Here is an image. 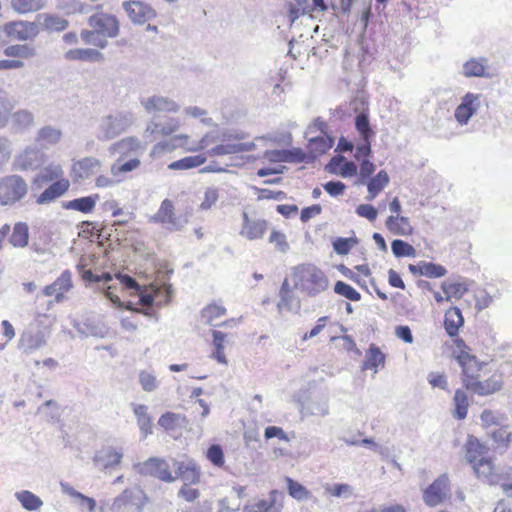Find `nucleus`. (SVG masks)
Masks as SVG:
<instances>
[{"label":"nucleus","instance_id":"3c124183","mask_svg":"<svg viewBox=\"0 0 512 512\" xmlns=\"http://www.w3.org/2000/svg\"><path fill=\"white\" fill-rule=\"evenodd\" d=\"M391 250L396 257H414L416 254L412 245L400 239L392 241Z\"/></svg>","mask_w":512,"mask_h":512},{"label":"nucleus","instance_id":"f257e3e1","mask_svg":"<svg viewBox=\"0 0 512 512\" xmlns=\"http://www.w3.org/2000/svg\"><path fill=\"white\" fill-rule=\"evenodd\" d=\"M295 287L309 296H315L328 287L324 272L314 265H301L294 271Z\"/></svg>","mask_w":512,"mask_h":512},{"label":"nucleus","instance_id":"a18cd8bd","mask_svg":"<svg viewBox=\"0 0 512 512\" xmlns=\"http://www.w3.org/2000/svg\"><path fill=\"white\" fill-rule=\"evenodd\" d=\"M213 345L215 347V351L212 354V357L216 359L221 364H227V360L224 354V342L227 335L221 331L213 330Z\"/></svg>","mask_w":512,"mask_h":512},{"label":"nucleus","instance_id":"2eb2a0df","mask_svg":"<svg viewBox=\"0 0 512 512\" xmlns=\"http://www.w3.org/2000/svg\"><path fill=\"white\" fill-rule=\"evenodd\" d=\"M141 104L145 111L149 114H156L161 112H177L179 105L172 99L160 95H153L146 99L141 100Z\"/></svg>","mask_w":512,"mask_h":512},{"label":"nucleus","instance_id":"774afa93","mask_svg":"<svg viewBox=\"0 0 512 512\" xmlns=\"http://www.w3.org/2000/svg\"><path fill=\"white\" fill-rule=\"evenodd\" d=\"M269 241L275 245L276 249L282 253L289 250V244L286 241V236L278 231H272Z\"/></svg>","mask_w":512,"mask_h":512},{"label":"nucleus","instance_id":"de8ad7c7","mask_svg":"<svg viewBox=\"0 0 512 512\" xmlns=\"http://www.w3.org/2000/svg\"><path fill=\"white\" fill-rule=\"evenodd\" d=\"M82 40L89 45L104 49L108 45L107 39L96 29L82 30L80 34Z\"/></svg>","mask_w":512,"mask_h":512},{"label":"nucleus","instance_id":"79ce46f5","mask_svg":"<svg viewBox=\"0 0 512 512\" xmlns=\"http://www.w3.org/2000/svg\"><path fill=\"white\" fill-rule=\"evenodd\" d=\"M4 54L7 57L15 58H32L36 55V49L28 44H15L10 45L4 49Z\"/></svg>","mask_w":512,"mask_h":512},{"label":"nucleus","instance_id":"4c0bfd02","mask_svg":"<svg viewBox=\"0 0 512 512\" xmlns=\"http://www.w3.org/2000/svg\"><path fill=\"white\" fill-rule=\"evenodd\" d=\"M486 62L485 58H472L468 60L463 65V75L468 78L485 76Z\"/></svg>","mask_w":512,"mask_h":512},{"label":"nucleus","instance_id":"0e129e2a","mask_svg":"<svg viewBox=\"0 0 512 512\" xmlns=\"http://www.w3.org/2000/svg\"><path fill=\"white\" fill-rule=\"evenodd\" d=\"M181 480L184 482V485L197 484L200 481V471L194 461L188 466Z\"/></svg>","mask_w":512,"mask_h":512},{"label":"nucleus","instance_id":"0eeeda50","mask_svg":"<svg viewBox=\"0 0 512 512\" xmlns=\"http://www.w3.org/2000/svg\"><path fill=\"white\" fill-rule=\"evenodd\" d=\"M143 494L137 489H125L111 505L112 512H142Z\"/></svg>","mask_w":512,"mask_h":512},{"label":"nucleus","instance_id":"864d4df0","mask_svg":"<svg viewBox=\"0 0 512 512\" xmlns=\"http://www.w3.org/2000/svg\"><path fill=\"white\" fill-rule=\"evenodd\" d=\"M441 288L446 294V300H449L452 296L460 298L468 290L467 286L461 282H443Z\"/></svg>","mask_w":512,"mask_h":512},{"label":"nucleus","instance_id":"f3484780","mask_svg":"<svg viewBox=\"0 0 512 512\" xmlns=\"http://www.w3.org/2000/svg\"><path fill=\"white\" fill-rule=\"evenodd\" d=\"M36 21L40 31L47 33L62 32L69 26V21L56 14L40 13L36 16Z\"/></svg>","mask_w":512,"mask_h":512},{"label":"nucleus","instance_id":"6ab92c4d","mask_svg":"<svg viewBox=\"0 0 512 512\" xmlns=\"http://www.w3.org/2000/svg\"><path fill=\"white\" fill-rule=\"evenodd\" d=\"M70 183L67 179H59L48 186L37 198L40 205L48 204L61 197L68 189Z\"/></svg>","mask_w":512,"mask_h":512},{"label":"nucleus","instance_id":"dca6fc26","mask_svg":"<svg viewBox=\"0 0 512 512\" xmlns=\"http://www.w3.org/2000/svg\"><path fill=\"white\" fill-rule=\"evenodd\" d=\"M102 166L100 160L94 157H85L72 165L73 181H80L89 178L97 173Z\"/></svg>","mask_w":512,"mask_h":512},{"label":"nucleus","instance_id":"7c9ffc66","mask_svg":"<svg viewBox=\"0 0 512 512\" xmlns=\"http://www.w3.org/2000/svg\"><path fill=\"white\" fill-rule=\"evenodd\" d=\"M389 183V176L385 170H380L377 175L372 177L367 183L368 200H373Z\"/></svg>","mask_w":512,"mask_h":512},{"label":"nucleus","instance_id":"338daca9","mask_svg":"<svg viewBox=\"0 0 512 512\" xmlns=\"http://www.w3.org/2000/svg\"><path fill=\"white\" fill-rule=\"evenodd\" d=\"M56 8L69 15L80 12L81 4L77 0H56Z\"/></svg>","mask_w":512,"mask_h":512},{"label":"nucleus","instance_id":"bf43d9fd","mask_svg":"<svg viewBox=\"0 0 512 512\" xmlns=\"http://www.w3.org/2000/svg\"><path fill=\"white\" fill-rule=\"evenodd\" d=\"M139 383L142 389L146 392H152L158 388L157 378L148 371H140Z\"/></svg>","mask_w":512,"mask_h":512},{"label":"nucleus","instance_id":"7ed1b4c3","mask_svg":"<svg viewBox=\"0 0 512 512\" xmlns=\"http://www.w3.org/2000/svg\"><path fill=\"white\" fill-rule=\"evenodd\" d=\"M133 123V116L129 112H116L102 117L99 120L96 137L100 141L116 138L124 133Z\"/></svg>","mask_w":512,"mask_h":512},{"label":"nucleus","instance_id":"a878e982","mask_svg":"<svg viewBox=\"0 0 512 512\" xmlns=\"http://www.w3.org/2000/svg\"><path fill=\"white\" fill-rule=\"evenodd\" d=\"M122 458L123 453L121 451L112 447H106L96 454L95 461L107 469L119 465Z\"/></svg>","mask_w":512,"mask_h":512},{"label":"nucleus","instance_id":"4be33fe9","mask_svg":"<svg viewBox=\"0 0 512 512\" xmlns=\"http://www.w3.org/2000/svg\"><path fill=\"white\" fill-rule=\"evenodd\" d=\"M66 60L100 62L103 60V54L92 48H76L68 50L64 55Z\"/></svg>","mask_w":512,"mask_h":512},{"label":"nucleus","instance_id":"37998d69","mask_svg":"<svg viewBox=\"0 0 512 512\" xmlns=\"http://www.w3.org/2000/svg\"><path fill=\"white\" fill-rule=\"evenodd\" d=\"M334 144V138L324 134V136L314 137L309 140L310 151L315 155L326 153Z\"/></svg>","mask_w":512,"mask_h":512},{"label":"nucleus","instance_id":"f704fd0d","mask_svg":"<svg viewBox=\"0 0 512 512\" xmlns=\"http://www.w3.org/2000/svg\"><path fill=\"white\" fill-rule=\"evenodd\" d=\"M472 467L478 478H481L491 484L494 483L493 477L495 473V467L491 459L482 457L478 460L477 463H474Z\"/></svg>","mask_w":512,"mask_h":512},{"label":"nucleus","instance_id":"393cba45","mask_svg":"<svg viewBox=\"0 0 512 512\" xmlns=\"http://www.w3.org/2000/svg\"><path fill=\"white\" fill-rule=\"evenodd\" d=\"M141 143L136 137H126L123 138L114 144H112L109 148L110 153L119 154V158H124L128 156L131 152H135L140 149Z\"/></svg>","mask_w":512,"mask_h":512},{"label":"nucleus","instance_id":"39448f33","mask_svg":"<svg viewBox=\"0 0 512 512\" xmlns=\"http://www.w3.org/2000/svg\"><path fill=\"white\" fill-rule=\"evenodd\" d=\"M5 34L17 41H32L40 34V28L36 19L34 21L18 20L10 21L4 24Z\"/></svg>","mask_w":512,"mask_h":512},{"label":"nucleus","instance_id":"09e8293b","mask_svg":"<svg viewBox=\"0 0 512 512\" xmlns=\"http://www.w3.org/2000/svg\"><path fill=\"white\" fill-rule=\"evenodd\" d=\"M457 361L459 365L462 367L463 378H467L471 375L470 370H472L473 367H475L476 371L480 370L476 357L470 355L468 352H465L463 350L457 356Z\"/></svg>","mask_w":512,"mask_h":512},{"label":"nucleus","instance_id":"2f4dec72","mask_svg":"<svg viewBox=\"0 0 512 512\" xmlns=\"http://www.w3.org/2000/svg\"><path fill=\"white\" fill-rule=\"evenodd\" d=\"M45 6V0H11V8L22 15L40 11Z\"/></svg>","mask_w":512,"mask_h":512},{"label":"nucleus","instance_id":"a19ab883","mask_svg":"<svg viewBox=\"0 0 512 512\" xmlns=\"http://www.w3.org/2000/svg\"><path fill=\"white\" fill-rule=\"evenodd\" d=\"M15 497L21 503L23 508L28 511H36L43 505V501L37 495L28 490L16 492Z\"/></svg>","mask_w":512,"mask_h":512},{"label":"nucleus","instance_id":"ddd939ff","mask_svg":"<svg viewBox=\"0 0 512 512\" xmlns=\"http://www.w3.org/2000/svg\"><path fill=\"white\" fill-rule=\"evenodd\" d=\"M283 493L278 490H272L268 499H259L247 503L243 507V512H280L282 508Z\"/></svg>","mask_w":512,"mask_h":512},{"label":"nucleus","instance_id":"1a4fd4ad","mask_svg":"<svg viewBox=\"0 0 512 512\" xmlns=\"http://www.w3.org/2000/svg\"><path fill=\"white\" fill-rule=\"evenodd\" d=\"M481 94L466 93L454 112V117L460 125H466L481 107Z\"/></svg>","mask_w":512,"mask_h":512},{"label":"nucleus","instance_id":"412c9836","mask_svg":"<svg viewBox=\"0 0 512 512\" xmlns=\"http://www.w3.org/2000/svg\"><path fill=\"white\" fill-rule=\"evenodd\" d=\"M464 458L470 465L477 463L478 458L486 453V446L482 444L476 437L469 435L464 446Z\"/></svg>","mask_w":512,"mask_h":512},{"label":"nucleus","instance_id":"ea45409f","mask_svg":"<svg viewBox=\"0 0 512 512\" xmlns=\"http://www.w3.org/2000/svg\"><path fill=\"white\" fill-rule=\"evenodd\" d=\"M206 162L203 155L187 156L168 165L170 170H188L201 166Z\"/></svg>","mask_w":512,"mask_h":512},{"label":"nucleus","instance_id":"49530a36","mask_svg":"<svg viewBox=\"0 0 512 512\" xmlns=\"http://www.w3.org/2000/svg\"><path fill=\"white\" fill-rule=\"evenodd\" d=\"M225 313L226 309L223 306L211 304L202 310L201 317L206 324L218 326L219 324L215 323V321L222 317Z\"/></svg>","mask_w":512,"mask_h":512},{"label":"nucleus","instance_id":"e2e57ef3","mask_svg":"<svg viewBox=\"0 0 512 512\" xmlns=\"http://www.w3.org/2000/svg\"><path fill=\"white\" fill-rule=\"evenodd\" d=\"M355 243V239L339 237L333 242V249L339 255H346Z\"/></svg>","mask_w":512,"mask_h":512},{"label":"nucleus","instance_id":"052dcab7","mask_svg":"<svg viewBox=\"0 0 512 512\" xmlns=\"http://www.w3.org/2000/svg\"><path fill=\"white\" fill-rule=\"evenodd\" d=\"M238 153V143H222L216 145L215 147L209 150L210 156H220V155H228V154H237Z\"/></svg>","mask_w":512,"mask_h":512},{"label":"nucleus","instance_id":"c85d7f7f","mask_svg":"<svg viewBox=\"0 0 512 512\" xmlns=\"http://www.w3.org/2000/svg\"><path fill=\"white\" fill-rule=\"evenodd\" d=\"M124 158H118L110 168V173L113 177L122 178L123 175L137 169L141 161L137 158H131L127 161H123Z\"/></svg>","mask_w":512,"mask_h":512},{"label":"nucleus","instance_id":"aec40b11","mask_svg":"<svg viewBox=\"0 0 512 512\" xmlns=\"http://www.w3.org/2000/svg\"><path fill=\"white\" fill-rule=\"evenodd\" d=\"M47 343L46 337L44 333L40 330L37 331H27L25 332L20 339V346L23 348V351L27 354H30L36 350L41 349Z\"/></svg>","mask_w":512,"mask_h":512},{"label":"nucleus","instance_id":"6e6552de","mask_svg":"<svg viewBox=\"0 0 512 512\" xmlns=\"http://www.w3.org/2000/svg\"><path fill=\"white\" fill-rule=\"evenodd\" d=\"M122 8L127 13L129 19L137 25H142L157 16L156 10L150 4L142 1H124Z\"/></svg>","mask_w":512,"mask_h":512},{"label":"nucleus","instance_id":"6e6d98bb","mask_svg":"<svg viewBox=\"0 0 512 512\" xmlns=\"http://www.w3.org/2000/svg\"><path fill=\"white\" fill-rule=\"evenodd\" d=\"M446 273V268L440 264H435L432 262H422L420 275L426 276L428 278H439L446 275Z\"/></svg>","mask_w":512,"mask_h":512},{"label":"nucleus","instance_id":"cd10ccee","mask_svg":"<svg viewBox=\"0 0 512 512\" xmlns=\"http://www.w3.org/2000/svg\"><path fill=\"white\" fill-rule=\"evenodd\" d=\"M464 319L460 309L450 308L445 313L444 326L447 334L454 337L458 334L459 328L463 325Z\"/></svg>","mask_w":512,"mask_h":512},{"label":"nucleus","instance_id":"c756f323","mask_svg":"<svg viewBox=\"0 0 512 512\" xmlns=\"http://www.w3.org/2000/svg\"><path fill=\"white\" fill-rule=\"evenodd\" d=\"M63 169L59 164H50L43 169L35 176L34 182L38 185H42L44 183H48L54 180L63 179Z\"/></svg>","mask_w":512,"mask_h":512},{"label":"nucleus","instance_id":"a211bd4d","mask_svg":"<svg viewBox=\"0 0 512 512\" xmlns=\"http://www.w3.org/2000/svg\"><path fill=\"white\" fill-rule=\"evenodd\" d=\"M43 154L36 148H26L16 157V165L20 170H34L42 164Z\"/></svg>","mask_w":512,"mask_h":512},{"label":"nucleus","instance_id":"69168bd1","mask_svg":"<svg viewBox=\"0 0 512 512\" xmlns=\"http://www.w3.org/2000/svg\"><path fill=\"white\" fill-rule=\"evenodd\" d=\"M181 416L176 413L166 412L158 420V424L166 430H172L176 427Z\"/></svg>","mask_w":512,"mask_h":512},{"label":"nucleus","instance_id":"58836bf2","mask_svg":"<svg viewBox=\"0 0 512 512\" xmlns=\"http://www.w3.org/2000/svg\"><path fill=\"white\" fill-rule=\"evenodd\" d=\"M61 491L77 500H79V504L81 506L86 505L90 512H94L96 508V501L93 498H90L78 491H76L69 483L67 482H61L60 483Z\"/></svg>","mask_w":512,"mask_h":512},{"label":"nucleus","instance_id":"c03bdc74","mask_svg":"<svg viewBox=\"0 0 512 512\" xmlns=\"http://www.w3.org/2000/svg\"><path fill=\"white\" fill-rule=\"evenodd\" d=\"M453 402L455 406L454 416L459 420L465 419L469 407L468 397L466 393L461 389L456 390Z\"/></svg>","mask_w":512,"mask_h":512},{"label":"nucleus","instance_id":"4468645a","mask_svg":"<svg viewBox=\"0 0 512 512\" xmlns=\"http://www.w3.org/2000/svg\"><path fill=\"white\" fill-rule=\"evenodd\" d=\"M243 223L240 235L248 240L261 239L267 230V221L257 217H250L247 212L242 213Z\"/></svg>","mask_w":512,"mask_h":512},{"label":"nucleus","instance_id":"8fccbe9b","mask_svg":"<svg viewBox=\"0 0 512 512\" xmlns=\"http://www.w3.org/2000/svg\"><path fill=\"white\" fill-rule=\"evenodd\" d=\"M355 127L363 139H370L374 133L370 127L368 111H361L357 114Z\"/></svg>","mask_w":512,"mask_h":512},{"label":"nucleus","instance_id":"4d7b16f0","mask_svg":"<svg viewBox=\"0 0 512 512\" xmlns=\"http://www.w3.org/2000/svg\"><path fill=\"white\" fill-rule=\"evenodd\" d=\"M288 493L291 497L297 500H305L309 496V491L299 482L286 477Z\"/></svg>","mask_w":512,"mask_h":512},{"label":"nucleus","instance_id":"5fc2aeb1","mask_svg":"<svg viewBox=\"0 0 512 512\" xmlns=\"http://www.w3.org/2000/svg\"><path fill=\"white\" fill-rule=\"evenodd\" d=\"M279 311L287 310L290 312H298L300 309V300L291 293L287 295H281L280 300L277 304Z\"/></svg>","mask_w":512,"mask_h":512},{"label":"nucleus","instance_id":"680f3d73","mask_svg":"<svg viewBox=\"0 0 512 512\" xmlns=\"http://www.w3.org/2000/svg\"><path fill=\"white\" fill-rule=\"evenodd\" d=\"M206 455H207V458L209 459V461L213 465H215L217 467L223 466V464H224V454H223V450H222L220 445H218V444L211 445L208 448Z\"/></svg>","mask_w":512,"mask_h":512},{"label":"nucleus","instance_id":"9d476101","mask_svg":"<svg viewBox=\"0 0 512 512\" xmlns=\"http://www.w3.org/2000/svg\"><path fill=\"white\" fill-rule=\"evenodd\" d=\"M151 221L163 224L172 230H181L187 223L186 219L175 215L174 205L169 199L162 201L157 213L151 217Z\"/></svg>","mask_w":512,"mask_h":512},{"label":"nucleus","instance_id":"b1692460","mask_svg":"<svg viewBox=\"0 0 512 512\" xmlns=\"http://www.w3.org/2000/svg\"><path fill=\"white\" fill-rule=\"evenodd\" d=\"M133 413L137 420V425L143 435V438H146L148 435L152 434V419L148 414V407L143 404H135L132 403Z\"/></svg>","mask_w":512,"mask_h":512},{"label":"nucleus","instance_id":"e433bc0d","mask_svg":"<svg viewBox=\"0 0 512 512\" xmlns=\"http://www.w3.org/2000/svg\"><path fill=\"white\" fill-rule=\"evenodd\" d=\"M29 232L28 225L24 222H18L14 225L9 242L12 246L23 248L28 245Z\"/></svg>","mask_w":512,"mask_h":512},{"label":"nucleus","instance_id":"473e14b6","mask_svg":"<svg viewBox=\"0 0 512 512\" xmlns=\"http://www.w3.org/2000/svg\"><path fill=\"white\" fill-rule=\"evenodd\" d=\"M62 137L60 129L53 126L42 127L36 136V141L42 146H50L57 144Z\"/></svg>","mask_w":512,"mask_h":512},{"label":"nucleus","instance_id":"f03ea898","mask_svg":"<svg viewBox=\"0 0 512 512\" xmlns=\"http://www.w3.org/2000/svg\"><path fill=\"white\" fill-rule=\"evenodd\" d=\"M29 192L27 181L18 174L0 177V205L13 207L21 203Z\"/></svg>","mask_w":512,"mask_h":512},{"label":"nucleus","instance_id":"423d86ee","mask_svg":"<svg viewBox=\"0 0 512 512\" xmlns=\"http://www.w3.org/2000/svg\"><path fill=\"white\" fill-rule=\"evenodd\" d=\"M448 498H450V487L446 474L440 475L423 492V501L429 507L438 506Z\"/></svg>","mask_w":512,"mask_h":512},{"label":"nucleus","instance_id":"72a5a7b5","mask_svg":"<svg viewBox=\"0 0 512 512\" xmlns=\"http://www.w3.org/2000/svg\"><path fill=\"white\" fill-rule=\"evenodd\" d=\"M10 121L17 131H24L34 125V115L28 110H18L11 114Z\"/></svg>","mask_w":512,"mask_h":512},{"label":"nucleus","instance_id":"f8f14e48","mask_svg":"<svg viewBox=\"0 0 512 512\" xmlns=\"http://www.w3.org/2000/svg\"><path fill=\"white\" fill-rule=\"evenodd\" d=\"M89 26L100 32L105 38H115L119 34L120 24L116 16L96 13L89 17Z\"/></svg>","mask_w":512,"mask_h":512},{"label":"nucleus","instance_id":"5701e85b","mask_svg":"<svg viewBox=\"0 0 512 512\" xmlns=\"http://www.w3.org/2000/svg\"><path fill=\"white\" fill-rule=\"evenodd\" d=\"M387 229L395 235L408 236L413 232L408 217L400 215H391L386 219Z\"/></svg>","mask_w":512,"mask_h":512},{"label":"nucleus","instance_id":"bb28decb","mask_svg":"<svg viewBox=\"0 0 512 512\" xmlns=\"http://www.w3.org/2000/svg\"><path fill=\"white\" fill-rule=\"evenodd\" d=\"M385 355L375 344H371L365 354V361L362 368L373 369L374 373L378 372L379 367H384Z\"/></svg>","mask_w":512,"mask_h":512},{"label":"nucleus","instance_id":"20e7f679","mask_svg":"<svg viewBox=\"0 0 512 512\" xmlns=\"http://www.w3.org/2000/svg\"><path fill=\"white\" fill-rule=\"evenodd\" d=\"M134 469L140 475L151 476L166 483H172L176 480V477L170 471L169 463L163 458L150 457L142 463L135 464Z\"/></svg>","mask_w":512,"mask_h":512},{"label":"nucleus","instance_id":"603ef678","mask_svg":"<svg viewBox=\"0 0 512 512\" xmlns=\"http://www.w3.org/2000/svg\"><path fill=\"white\" fill-rule=\"evenodd\" d=\"M334 292L350 301H359L361 299L360 293L356 291L351 285L343 281H337L335 283Z\"/></svg>","mask_w":512,"mask_h":512},{"label":"nucleus","instance_id":"9b49d317","mask_svg":"<svg viewBox=\"0 0 512 512\" xmlns=\"http://www.w3.org/2000/svg\"><path fill=\"white\" fill-rule=\"evenodd\" d=\"M464 387L479 396H487L499 391L503 386L500 376L492 375L489 379L479 381L474 379V374L463 378Z\"/></svg>","mask_w":512,"mask_h":512},{"label":"nucleus","instance_id":"c9c22d12","mask_svg":"<svg viewBox=\"0 0 512 512\" xmlns=\"http://www.w3.org/2000/svg\"><path fill=\"white\" fill-rule=\"evenodd\" d=\"M97 199L98 195L81 197L66 202L63 207L83 213H89L94 209Z\"/></svg>","mask_w":512,"mask_h":512},{"label":"nucleus","instance_id":"13d9d810","mask_svg":"<svg viewBox=\"0 0 512 512\" xmlns=\"http://www.w3.org/2000/svg\"><path fill=\"white\" fill-rule=\"evenodd\" d=\"M491 437L499 447L507 448L512 438V431L508 429L507 425H504L493 431Z\"/></svg>","mask_w":512,"mask_h":512}]
</instances>
